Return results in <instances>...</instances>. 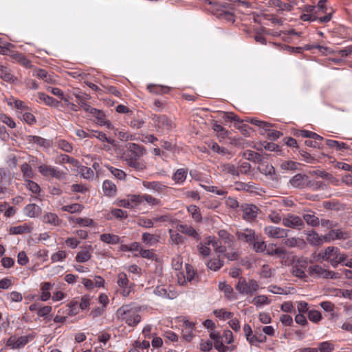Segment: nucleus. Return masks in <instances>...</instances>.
I'll return each instance as SVG.
<instances>
[{
    "label": "nucleus",
    "mask_w": 352,
    "mask_h": 352,
    "mask_svg": "<svg viewBox=\"0 0 352 352\" xmlns=\"http://www.w3.org/2000/svg\"><path fill=\"white\" fill-rule=\"evenodd\" d=\"M84 206L79 204H72L70 205L63 206L60 210L63 212H67L72 214L80 213L83 210Z\"/></svg>",
    "instance_id": "39"
},
{
    "label": "nucleus",
    "mask_w": 352,
    "mask_h": 352,
    "mask_svg": "<svg viewBox=\"0 0 352 352\" xmlns=\"http://www.w3.org/2000/svg\"><path fill=\"white\" fill-rule=\"evenodd\" d=\"M14 58L21 65L26 68L32 67L31 62L24 55L21 54H16L14 55Z\"/></svg>",
    "instance_id": "56"
},
{
    "label": "nucleus",
    "mask_w": 352,
    "mask_h": 352,
    "mask_svg": "<svg viewBox=\"0 0 352 352\" xmlns=\"http://www.w3.org/2000/svg\"><path fill=\"white\" fill-rule=\"evenodd\" d=\"M18 117L30 125H32L36 122V118L29 111V110L25 111L21 115H19Z\"/></svg>",
    "instance_id": "47"
},
{
    "label": "nucleus",
    "mask_w": 352,
    "mask_h": 352,
    "mask_svg": "<svg viewBox=\"0 0 352 352\" xmlns=\"http://www.w3.org/2000/svg\"><path fill=\"white\" fill-rule=\"evenodd\" d=\"M207 266L211 270L217 271L223 266V261L219 258H214L208 262Z\"/></svg>",
    "instance_id": "55"
},
{
    "label": "nucleus",
    "mask_w": 352,
    "mask_h": 352,
    "mask_svg": "<svg viewBox=\"0 0 352 352\" xmlns=\"http://www.w3.org/2000/svg\"><path fill=\"white\" fill-rule=\"evenodd\" d=\"M7 104L11 107H14L17 110V116L22 114L25 111L29 110L28 105L22 100L15 98H11L7 100Z\"/></svg>",
    "instance_id": "16"
},
{
    "label": "nucleus",
    "mask_w": 352,
    "mask_h": 352,
    "mask_svg": "<svg viewBox=\"0 0 352 352\" xmlns=\"http://www.w3.org/2000/svg\"><path fill=\"white\" fill-rule=\"evenodd\" d=\"M75 96H76V98L78 99V102L81 106V107L86 112H89L91 113L94 108L86 103V100L89 99V96L87 94H82V95L76 94Z\"/></svg>",
    "instance_id": "31"
},
{
    "label": "nucleus",
    "mask_w": 352,
    "mask_h": 352,
    "mask_svg": "<svg viewBox=\"0 0 352 352\" xmlns=\"http://www.w3.org/2000/svg\"><path fill=\"white\" fill-rule=\"evenodd\" d=\"M117 284L121 289V294L123 296H129L133 291L135 284L131 283L124 272H120L117 276Z\"/></svg>",
    "instance_id": "4"
},
{
    "label": "nucleus",
    "mask_w": 352,
    "mask_h": 352,
    "mask_svg": "<svg viewBox=\"0 0 352 352\" xmlns=\"http://www.w3.org/2000/svg\"><path fill=\"white\" fill-rule=\"evenodd\" d=\"M59 162L60 163L67 162V163L72 164L74 167H79L80 166V162L77 160H76L73 157H71L67 155H60L59 157Z\"/></svg>",
    "instance_id": "58"
},
{
    "label": "nucleus",
    "mask_w": 352,
    "mask_h": 352,
    "mask_svg": "<svg viewBox=\"0 0 352 352\" xmlns=\"http://www.w3.org/2000/svg\"><path fill=\"white\" fill-rule=\"evenodd\" d=\"M0 78L5 82L10 84H17L19 79L14 76L10 69L2 65L0 68Z\"/></svg>",
    "instance_id": "20"
},
{
    "label": "nucleus",
    "mask_w": 352,
    "mask_h": 352,
    "mask_svg": "<svg viewBox=\"0 0 352 352\" xmlns=\"http://www.w3.org/2000/svg\"><path fill=\"white\" fill-rule=\"evenodd\" d=\"M243 157L247 160L253 161L254 162H259L261 161V155L253 151H246L243 153Z\"/></svg>",
    "instance_id": "50"
},
{
    "label": "nucleus",
    "mask_w": 352,
    "mask_h": 352,
    "mask_svg": "<svg viewBox=\"0 0 352 352\" xmlns=\"http://www.w3.org/2000/svg\"><path fill=\"white\" fill-rule=\"evenodd\" d=\"M271 302V300L265 295H259L254 297L252 300V303L257 307L262 305H267Z\"/></svg>",
    "instance_id": "46"
},
{
    "label": "nucleus",
    "mask_w": 352,
    "mask_h": 352,
    "mask_svg": "<svg viewBox=\"0 0 352 352\" xmlns=\"http://www.w3.org/2000/svg\"><path fill=\"white\" fill-rule=\"evenodd\" d=\"M170 235V241L175 245H179L184 243L186 238L183 236L179 232L170 229L168 230Z\"/></svg>",
    "instance_id": "28"
},
{
    "label": "nucleus",
    "mask_w": 352,
    "mask_h": 352,
    "mask_svg": "<svg viewBox=\"0 0 352 352\" xmlns=\"http://www.w3.org/2000/svg\"><path fill=\"white\" fill-rule=\"evenodd\" d=\"M306 266L307 264L305 261L298 260L292 265L291 272L296 277L304 278L306 277V274L305 272Z\"/></svg>",
    "instance_id": "17"
},
{
    "label": "nucleus",
    "mask_w": 352,
    "mask_h": 352,
    "mask_svg": "<svg viewBox=\"0 0 352 352\" xmlns=\"http://www.w3.org/2000/svg\"><path fill=\"white\" fill-rule=\"evenodd\" d=\"M318 352H331L334 350V345L330 342H320L318 344Z\"/></svg>",
    "instance_id": "54"
},
{
    "label": "nucleus",
    "mask_w": 352,
    "mask_h": 352,
    "mask_svg": "<svg viewBox=\"0 0 352 352\" xmlns=\"http://www.w3.org/2000/svg\"><path fill=\"white\" fill-rule=\"evenodd\" d=\"M283 225L292 229L301 230L304 227V222L300 217L288 214L283 219Z\"/></svg>",
    "instance_id": "9"
},
{
    "label": "nucleus",
    "mask_w": 352,
    "mask_h": 352,
    "mask_svg": "<svg viewBox=\"0 0 352 352\" xmlns=\"http://www.w3.org/2000/svg\"><path fill=\"white\" fill-rule=\"evenodd\" d=\"M91 114H92L97 119L98 124L102 126V124H105L107 119L104 112L94 108Z\"/></svg>",
    "instance_id": "51"
},
{
    "label": "nucleus",
    "mask_w": 352,
    "mask_h": 352,
    "mask_svg": "<svg viewBox=\"0 0 352 352\" xmlns=\"http://www.w3.org/2000/svg\"><path fill=\"white\" fill-rule=\"evenodd\" d=\"M338 254V248L334 246H329L318 254V257L322 261H328L331 266L336 267V258Z\"/></svg>",
    "instance_id": "7"
},
{
    "label": "nucleus",
    "mask_w": 352,
    "mask_h": 352,
    "mask_svg": "<svg viewBox=\"0 0 352 352\" xmlns=\"http://www.w3.org/2000/svg\"><path fill=\"white\" fill-rule=\"evenodd\" d=\"M32 230V226L28 223H24L18 226L11 227L10 228V233L12 234H22L25 233H30Z\"/></svg>",
    "instance_id": "24"
},
{
    "label": "nucleus",
    "mask_w": 352,
    "mask_h": 352,
    "mask_svg": "<svg viewBox=\"0 0 352 352\" xmlns=\"http://www.w3.org/2000/svg\"><path fill=\"white\" fill-rule=\"evenodd\" d=\"M78 171L80 173L81 176L85 179H90L94 176V171L89 167L82 166L80 164L79 167H76Z\"/></svg>",
    "instance_id": "52"
},
{
    "label": "nucleus",
    "mask_w": 352,
    "mask_h": 352,
    "mask_svg": "<svg viewBox=\"0 0 352 352\" xmlns=\"http://www.w3.org/2000/svg\"><path fill=\"white\" fill-rule=\"evenodd\" d=\"M285 244L290 248L298 247L301 248L305 245V241L299 238L292 237L287 239L285 241Z\"/></svg>",
    "instance_id": "48"
},
{
    "label": "nucleus",
    "mask_w": 352,
    "mask_h": 352,
    "mask_svg": "<svg viewBox=\"0 0 352 352\" xmlns=\"http://www.w3.org/2000/svg\"><path fill=\"white\" fill-rule=\"evenodd\" d=\"M100 240L107 244L116 245L120 243V239L118 235L104 233L100 235Z\"/></svg>",
    "instance_id": "29"
},
{
    "label": "nucleus",
    "mask_w": 352,
    "mask_h": 352,
    "mask_svg": "<svg viewBox=\"0 0 352 352\" xmlns=\"http://www.w3.org/2000/svg\"><path fill=\"white\" fill-rule=\"evenodd\" d=\"M308 273L311 276L316 278L338 279L340 278L338 273L325 269L319 265L309 266Z\"/></svg>",
    "instance_id": "3"
},
{
    "label": "nucleus",
    "mask_w": 352,
    "mask_h": 352,
    "mask_svg": "<svg viewBox=\"0 0 352 352\" xmlns=\"http://www.w3.org/2000/svg\"><path fill=\"white\" fill-rule=\"evenodd\" d=\"M38 97L40 100L43 101L45 104L49 106H55L56 107L58 104V102L54 99L52 97L42 93H38Z\"/></svg>",
    "instance_id": "41"
},
{
    "label": "nucleus",
    "mask_w": 352,
    "mask_h": 352,
    "mask_svg": "<svg viewBox=\"0 0 352 352\" xmlns=\"http://www.w3.org/2000/svg\"><path fill=\"white\" fill-rule=\"evenodd\" d=\"M307 240L311 245H318L325 242L324 236H320L314 230H311L307 233Z\"/></svg>",
    "instance_id": "22"
},
{
    "label": "nucleus",
    "mask_w": 352,
    "mask_h": 352,
    "mask_svg": "<svg viewBox=\"0 0 352 352\" xmlns=\"http://www.w3.org/2000/svg\"><path fill=\"white\" fill-rule=\"evenodd\" d=\"M236 236L239 241L252 244L258 239L255 231L250 228H244L238 230L236 232Z\"/></svg>",
    "instance_id": "10"
},
{
    "label": "nucleus",
    "mask_w": 352,
    "mask_h": 352,
    "mask_svg": "<svg viewBox=\"0 0 352 352\" xmlns=\"http://www.w3.org/2000/svg\"><path fill=\"white\" fill-rule=\"evenodd\" d=\"M43 223L50 224L53 226H57L60 224V220L58 215L53 212H47L42 217Z\"/></svg>",
    "instance_id": "23"
},
{
    "label": "nucleus",
    "mask_w": 352,
    "mask_h": 352,
    "mask_svg": "<svg viewBox=\"0 0 352 352\" xmlns=\"http://www.w3.org/2000/svg\"><path fill=\"white\" fill-rule=\"evenodd\" d=\"M218 236L228 245L229 247H232L234 244V236L228 233L225 230H220L218 231Z\"/></svg>",
    "instance_id": "35"
},
{
    "label": "nucleus",
    "mask_w": 352,
    "mask_h": 352,
    "mask_svg": "<svg viewBox=\"0 0 352 352\" xmlns=\"http://www.w3.org/2000/svg\"><path fill=\"white\" fill-rule=\"evenodd\" d=\"M0 121L10 129H14L16 126L14 120L5 113H0Z\"/></svg>",
    "instance_id": "61"
},
{
    "label": "nucleus",
    "mask_w": 352,
    "mask_h": 352,
    "mask_svg": "<svg viewBox=\"0 0 352 352\" xmlns=\"http://www.w3.org/2000/svg\"><path fill=\"white\" fill-rule=\"evenodd\" d=\"M214 314L217 318L222 320L230 319L233 317V313L227 311L223 309L215 310L214 311Z\"/></svg>",
    "instance_id": "62"
},
{
    "label": "nucleus",
    "mask_w": 352,
    "mask_h": 352,
    "mask_svg": "<svg viewBox=\"0 0 352 352\" xmlns=\"http://www.w3.org/2000/svg\"><path fill=\"white\" fill-rule=\"evenodd\" d=\"M34 338V336L31 334L20 337L13 336L8 340L6 345L12 349H20L32 340Z\"/></svg>",
    "instance_id": "8"
},
{
    "label": "nucleus",
    "mask_w": 352,
    "mask_h": 352,
    "mask_svg": "<svg viewBox=\"0 0 352 352\" xmlns=\"http://www.w3.org/2000/svg\"><path fill=\"white\" fill-rule=\"evenodd\" d=\"M143 186L152 192H162L165 188L166 186L160 182H142Z\"/></svg>",
    "instance_id": "21"
},
{
    "label": "nucleus",
    "mask_w": 352,
    "mask_h": 352,
    "mask_svg": "<svg viewBox=\"0 0 352 352\" xmlns=\"http://www.w3.org/2000/svg\"><path fill=\"white\" fill-rule=\"evenodd\" d=\"M251 245H252V248L256 252H263L267 246L265 241L259 240L258 238Z\"/></svg>",
    "instance_id": "59"
},
{
    "label": "nucleus",
    "mask_w": 352,
    "mask_h": 352,
    "mask_svg": "<svg viewBox=\"0 0 352 352\" xmlns=\"http://www.w3.org/2000/svg\"><path fill=\"white\" fill-rule=\"evenodd\" d=\"M39 173L45 177H52L58 179H65L66 173L52 166L43 164L38 166Z\"/></svg>",
    "instance_id": "6"
},
{
    "label": "nucleus",
    "mask_w": 352,
    "mask_h": 352,
    "mask_svg": "<svg viewBox=\"0 0 352 352\" xmlns=\"http://www.w3.org/2000/svg\"><path fill=\"white\" fill-rule=\"evenodd\" d=\"M243 218L247 221H252L257 217L258 208L253 204H243L241 206Z\"/></svg>",
    "instance_id": "13"
},
{
    "label": "nucleus",
    "mask_w": 352,
    "mask_h": 352,
    "mask_svg": "<svg viewBox=\"0 0 352 352\" xmlns=\"http://www.w3.org/2000/svg\"><path fill=\"white\" fill-rule=\"evenodd\" d=\"M142 240L145 244L153 245L158 242V237L152 234L144 232L142 235Z\"/></svg>",
    "instance_id": "44"
},
{
    "label": "nucleus",
    "mask_w": 352,
    "mask_h": 352,
    "mask_svg": "<svg viewBox=\"0 0 352 352\" xmlns=\"http://www.w3.org/2000/svg\"><path fill=\"white\" fill-rule=\"evenodd\" d=\"M187 210L195 222H201L202 216L201 214L200 209L197 206L195 205H190V206L188 207Z\"/></svg>",
    "instance_id": "32"
},
{
    "label": "nucleus",
    "mask_w": 352,
    "mask_h": 352,
    "mask_svg": "<svg viewBox=\"0 0 352 352\" xmlns=\"http://www.w3.org/2000/svg\"><path fill=\"white\" fill-rule=\"evenodd\" d=\"M188 171L185 168H179L173 175V179L176 184H182L186 180Z\"/></svg>",
    "instance_id": "34"
},
{
    "label": "nucleus",
    "mask_w": 352,
    "mask_h": 352,
    "mask_svg": "<svg viewBox=\"0 0 352 352\" xmlns=\"http://www.w3.org/2000/svg\"><path fill=\"white\" fill-rule=\"evenodd\" d=\"M266 254L270 256L277 255L281 257L286 254V250L282 248H277L275 244H269L265 250Z\"/></svg>",
    "instance_id": "26"
},
{
    "label": "nucleus",
    "mask_w": 352,
    "mask_h": 352,
    "mask_svg": "<svg viewBox=\"0 0 352 352\" xmlns=\"http://www.w3.org/2000/svg\"><path fill=\"white\" fill-rule=\"evenodd\" d=\"M91 258V253L89 249H84L78 252L76 256V261L79 263H85Z\"/></svg>",
    "instance_id": "40"
},
{
    "label": "nucleus",
    "mask_w": 352,
    "mask_h": 352,
    "mask_svg": "<svg viewBox=\"0 0 352 352\" xmlns=\"http://www.w3.org/2000/svg\"><path fill=\"white\" fill-rule=\"evenodd\" d=\"M153 121L155 128L160 132L168 131L174 127V123L166 116H153Z\"/></svg>",
    "instance_id": "5"
},
{
    "label": "nucleus",
    "mask_w": 352,
    "mask_h": 352,
    "mask_svg": "<svg viewBox=\"0 0 352 352\" xmlns=\"http://www.w3.org/2000/svg\"><path fill=\"white\" fill-rule=\"evenodd\" d=\"M298 164L293 161H283L280 164L282 170H296Z\"/></svg>",
    "instance_id": "60"
},
{
    "label": "nucleus",
    "mask_w": 352,
    "mask_h": 352,
    "mask_svg": "<svg viewBox=\"0 0 352 352\" xmlns=\"http://www.w3.org/2000/svg\"><path fill=\"white\" fill-rule=\"evenodd\" d=\"M140 309L131 305H124L116 311V317L118 320L124 321L129 326H135L141 320L139 314Z\"/></svg>",
    "instance_id": "1"
},
{
    "label": "nucleus",
    "mask_w": 352,
    "mask_h": 352,
    "mask_svg": "<svg viewBox=\"0 0 352 352\" xmlns=\"http://www.w3.org/2000/svg\"><path fill=\"white\" fill-rule=\"evenodd\" d=\"M69 221L70 222L72 221L74 223L78 224L79 226H85V227H90V226H93V225H94V221L91 219H89L87 217H85V218L71 217L70 219H69Z\"/></svg>",
    "instance_id": "38"
},
{
    "label": "nucleus",
    "mask_w": 352,
    "mask_h": 352,
    "mask_svg": "<svg viewBox=\"0 0 352 352\" xmlns=\"http://www.w3.org/2000/svg\"><path fill=\"white\" fill-rule=\"evenodd\" d=\"M41 209L38 206L34 204H30L23 208V213L28 217L34 218L41 212Z\"/></svg>",
    "instance_id": "25"
},
{
    "label": "nucleus",
    "mask_w": 352,
    "mask_h": 352,
    "mask_svg": "<svg viewBox=\"0 0 352 352\" xmlns=\"http://www.w3.org/2000/svg\"><path fill=\"white\" fill-rule=\"evenodd\" d=\"M90 135H91V138L95 137L101 142H107L109 144H111V145L115 144V140L110 138L107 137L106 134L103 132L98 131H93Z\"/></svg>",
    "instance_id": "36"
},
{
    "label": "nucleus",
    "mask_w": 352,
    "mask_h": 352,
    "mask_svg": "<svg viewBox=\"0 0 352 352\" xmlns=\"http://www.w3.org/2000/svg\"><path fill=\"white\" fill-rule=\"evenodd\" d=\"M206 243L208 245H212L217 252L223 253L226 252V248L221 245V242L214 236H208L206 239Z\"/></svg>",
    "instance_id": "30"
},
{
    "label": "nucleus",
    "mask_w": 352,
    "mask_h": 352,
    "mask_svg": "<svg viewBox=\"0 0 352 352\" xmlns=\"http://www.w3.org/2000/svg\"><path fill=\"white\" fill-rule=\"evenodd\" d=\"M52 285L49 282H45L42 284L41 289L42 292V294L41 296V300L43 301H47L51 297V294L50 290L51 289Z\"/></svg>",
    "instance_id": "42"
},
{
    "label": "nucleus",
    "mask_w": 352,
    "mask_h": 352,
    "mask_svg": "<svg viewBox=\"0 0 352 352\" xmlns=\"http://www.w3.org/2000/svg\"><path fill=\"white\" fill-rule=\"evenodd\" d=\"M102 190L107 196L113 197L116 195L117 188L116 184L110 181L105 180L102 184Z\"/></svg>",
    "instance_id": "27"
},
{
    "label": "nucleus",
    "mask_w": 352,
    "mask_h": 352,
    "mask_svg": "<svg viewBox=\"0 0 352 352\" xmlns=\"http://www.w3.org/2000/svg\"><path fill=\"white\" fill-rule=\"evenodd\" d=\"M303 220L307 223V225L311 226L312 227H316L320 225V219L318 217L315 215L314 213H307L304 214Z\"/></svg>",
    "instance_id": "33"
},
{
    "label": "nucleus",
    "mask_w": 352,
    "mask_h": 352,
    "mask_svg": "<svg viewBox=\"0 0 352 352\" xmlns=\"http://www.w3.org/2000/svg\"><path fill=\"white\" fill-rule=\"evenodd\" d=\"M264 232L268 237L276 239H283L287 236V230L273 226L265 227Z\"/></svg>",
    "instance_id": "12"
},
{
    "label": "nucleus",
    "mask_w": 352,
    "mask_h": 352,
    "mask_svg": "<svg viewBox=\"0 0 352 352\" xmlns=\"http://www.w3.org/2000/svg\"><path fill=\"white\" fill-rule=\"evenodd\" d=\"M266 340V336L263 334L252 335L251 338H248V342L252 345H257L258 343L265 342Z\"/></svg>",
    "instance_id": "63"
},
{
    "label": "nucleus",
    "mask_w": 352,
    "mask_h": 352,
    "mask_svg": "<svg viewBox=\"0 0 352 352\" xmlns=\"http://www.w3.org/2000/svg\"><path fill=\"white\" fill-rule=\"evenodd\" d=\"M267 291L275 294L287 295L291 293V288H283L276 285H270L267 287Z\"/></svg>",
    "instance_id": "43"
},
{
    "label": "nucleus",
    "mask_w": 352,
    "mask_h": 352,
    "mask_svg": "<svg viewBox=\"0 0 352 352\" xmlns=\"http://www.w3.org/2000/svg\"><path fill=\"white\" fill-rule=\"evenodd\" d=\"M290 184L297 188H304L310 184L308 177L303 174H296L290 180Z\"/></svg>",
    "instance_id": "15"
},
{
    "label": "nucleus",
    "mask_w": 352,
    "mask_h": 352,
    "mask_svg": "<svg viewBox=\"0 0 352 352\" xmlns=\"http://www.w3.org/2000/svg\"><path fill=\"white\" fill-rule=\"evenodd\" d=\"M221 166L222 170L226 173H229L232 175H236V176L239 175V168L234 164L228 163V164H222Z\"/></svg>",
    "instance_id": "45"
},
{
    "label": "nucleus",
    "mask_w": 352,
    "mask_h": 352,
    "mask_svg": "<svg viewBox=\"0 0 352 352\" xmlns=\"http://www.w3.org/2000/svg\"><path fill=\"white\" fill-rule=\"evenodd\" d=\"M326 144L329 147L335 148L337 151H340L347 148L345 143L333 140H326Z\"/></svg>",
    "instance_id": "53"
},
{
    "label": "nucleus",
    "mask_w": 352,
    "mask_h": 352,
    "mask_svg": "<svg viewBox=\"0 0 352 352\" xmlns=\"http://www.w3.org/2000/svg\"><path fill=\"white\" fill-rule=\"evenodd\" d=\"M350 236V234L345 231L340 229L330 230L327 234L324 235V241L329 243L334 240L346 239Z\"/></svg>",
    "instance_id": "14"
},
{
    "label": "nucleus",
    "mask_w": 352,
    "mask_h": 352,
    "mask_svg": "<svg viewBox=\"0 0 352 352\" xmlns=\"http://www.w3.org/2000/svg\"><path fill=\"white\" fill-rule=\"evenodd\" d=\"M175 228L177 231L192 237L195 241H198L200 239V235L197 230L190 225L181 224L175 221Z\"/></svg>",
    "instance_id": "11"
},
{
    "label": "nucleus",
    "mask_w": 352,
    "mask_h": 352,
    "mask_svg": "<svg viewBox=\"0 0 352 352\" xmlns=\"http://www.w3.org/2000/svg\"><path fill=\"white\" fill-rule=\"evenodd\" d=\"M30 140L40 146L48 148L50 146V142L39 136H30Z\"/></svg>",
    "instance_id": "49"
},
{
    "label": "nucleus",
    "mask_w": 352,
    "mask_h": 352,
    "mask_svg": "<svg viewBox=\"0 0 352 352\" xmlns=\"http://www.w3.org/2000/svg\"><path fill=\"white\" fill-rule=\"evenodd\" d=\"M139 158L133 157L129 153L126 154L124 158L126 164L138 171H142L146 168V165L143 162L138 160Z\"/></svg>",
    "instance_id": "18"
},
{
    "label": "nucleus",
    "mask_w": 352,
    "mask_h": 352,
    "mask_svg": "<svg viewBox=\"0 0 352 352\" xmlns=\"http://www.w3.org/2000/svg\"><path fill=\"white\" fill-rule=\"evenodd\" d=\"M260 288L258 283L250 279L246 280L245 278L241 277L236 285V289L242 295H253Z\"/></svg>",
    "instance_id": "2"
},
{
    "label": "nucleus",
    "mask_w": 352,
    "mask_h": 352,
    "mask_svg": "<svg viewBox=\"0 0 352 352\" xmlns=\"http://www.w3.org/2000/svg\"><path fill=\"white\" fill-rule=\"evenodd\" d=\"M246 122H250L254 125L258 126L261 129H267V127H271L272 124L269 122L262 121L256 118H246L244 120Z\"/></svg>",
    "instance_id": "37"
},
{
    "label": "nucleus",
    "mask_w": 352,
    "mask_h": 352,
    "mask_svg": "<svg viewBox=\"0 0 352 352\" xmlns=\"http://www.w3.org/2000/svg\"><path fill=\"white\" fill-rule=\"evenodd\" d=\"M21 170L23 174L24 179H30L33 177V171L32 170L31 166L27 164L24 163L21 166Z\"/></svg>",
    "instance_id": "57"
},
{
    "label": "nucleus",
    "mask_w": 352,
    "mask_h": 352,
    "mask_svg": "<svg viewBox=\"0 0 352 352\" xmlns=\"http://www.w3.org/2000/svg\"><path fill=\"white\" fill-rule=\"evenodd\" d=\"M108 170L118 179H124L126 178V173L120 169L116 168L111 166H107Z\"/></svg>",
    "instance_id": "64"
},
{
    "label": "nucleus",
    "mask_w": 352,
    "mask_h": 352,
    "mask_svg": "<svg viewBox=\"0 0 352 352\" xmlns=\"http://www.w3.org/2000/svg\"><path fill=\"white\" fill-rule=\"evenodd\" d=\"M126 148L128 152L131 153L129 155L135 158L142 157L146 153V150L144 147L135 143H129L126 145Z\"/></svg>",
    "instance_id": "19"
}]
</instances>
